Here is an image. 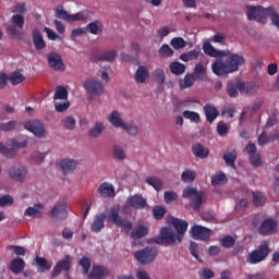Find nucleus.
<instances>
[{"instance_id":"e433bc0d","label":"nucleus","mask_w":279,"mask_h":279,"mask_svg":"<svg viewBox=\"0 0 279 279\" xmlns=\"http://www.w3.org/2000/svg\"><path fill=\"white\" fill-rule=\"evenodd\" d=\"M236 151L234 149L226 153L223 155V160L226 162V165H228L229 167H232V169H236Z\"/></svg>"},{"instance_id":"39448f33","label":"nucleus","mask_w":279,"mask_h":279,"mask_svg":"<svg viewBox=\"0 0 279 279\" xmlns=\"http://www.w3.org/2000/svg\"><path fill=\"white\" fill-rule=\"evenodd\" d=\"M269 254H271L269 243H267V241H263L258 248L248 254L246 263H248V265H258V263H263V260H265Z\"/></svg>"},{"instance_id":"13d9d810","label":"nucleus","mask_w":279,"mask_h":279,"mask_svg":"<svg viewBox=\"0 0 279 279\" xmlns=\"http://www.w3.org/2000/svg\"><path fill=\"white\" fill-rule=\"evenodd\" d=\"M90 16L88 11H81L78 13L72 14L71 23H75L77 21H86Z\"/></svg>"},{"instance_id":"a19ab883","label":"nucleus","mask_w":279,"mask_h":279,"mask_svg":"<svg viewBox=\"0 0 279 279\" xmlns=\"http://www.w3.org/2000/svg\"><path fill=\"white\" fill-rule=\"evenodd\" d=\"M228 182V177L226 173L219 172L211 177V185L213 186H221V184H226Z\"/></svg>"},{"instance_id":"338daca9","label":"nucleus","mask_w":279,"mask_h":279,"mask_svg":"<svg viewBox=\"0 0 279 279\" xmlns=\"http://www.w3.org/2000/svg\"><path fill=\"white\" fill-rule=\"evenodd\" d=\"M198 276L201 279L215 278V272L210 268H203L199 270Z\"/></svg>"},{"instance_id":"4be33fe9","label":"nucleus","mask_w":279,"mask_h":279,"mask_svg":"<svg viewBox=\"0 0 279 279\" xmlns=\"http://www.w3.org/2000/svg\"><path fill=\"white\" fill-rule=\"evenodd\" d=\"M192 154H194L195 158H199L201 160L206 159L210 156V150L201 143H196L192 146Z\"/></svg>"},{"instance_id":"72a5a7b5","label":"nucleus","mask_w":279,"mask_h":279,"mask_svg":"<svg viewBox=\"0 0 279 279\" xmlns=\"http://www.w3.org/2000/svg\"><path fill=\"white\" fill-rule=\"evenodd\" d=\"M56 19H60L61 21H66V23H71L72 14H69L66 10H64L63 5H58L54 9Z\"/></svg>"},{"instance_id":"412c9836","label":"nucleus","mask_w":279,"mask_h":279,"mask_svg":"<svg viewBox=\"0 0 279 279\" xmlns=\"http://www.w3.org/2000/svg\"><path fill=\"white\" fill-rule=\"evenodd\" d=\"M110 276L108 268L102 266H93L90 274L88 275L89 279H106Z\"/></svg>"},{"instance_id":"5fc2aeb1","label":"nucleus","mask_w":279,"mask_h":279,"mask_svg":"<svg viewBox=\"0 0 279 279\" xmlns=\"http://www.w3.org/2000/svg\"><path fill=\"white\" fill-rule=\"evenodd\" d=\"M19 124L17 121L11 120L9 122H2L0 123V131L1 132H12L14 128Z\"/></svg>"},{"instance_id":"f8f14e48","label":"nucleus","mask_w":279,"mask_h":279,"mask_svg":"<svg viewBox=\"0 0 279 279\" xmlns=\"http://www.w3.org/2000/svg\"><path fill=\"white\" fill-rule=\"evenodd\" d=\"M47 61L48 65L50 66V69H52V71L62 72L66 70V65H64V60H62V56H60V53L56 51H50L47 54Z\"/></svg>"},{"instance_id":"1a4fd4ad","label":"nucleus","mask_w":279,"mask_h":279,"mask_svg":"<svg viewBox=\"0 0 279 279\" xmlns=\"http://www.w3.org/2000/svg\"><path fill=\"white\" fill-rule=\"evenodd\" d=\"M83 86L88 95H94V97L104 95V83L97 77L86 78Z\"/></svg>"},{"instance_id":"4c0bfd02","label":"nucleus","mask_w":279,"mask_h":279,"mask_svg":"<svg viewBox=\"0 0 279 279\" xmlns=\"http://www.w3.org/2000/svg\"><path fill=\"white\" fill-rule=\"evenodd\" d=\"M36 265H37V271L38 274H44V271H49L51 269V265L47 262L45 257L37 256L35 258Z\"/></svg>"},{"instance_id":"774afa93","label":"nucleus","mask_w":279,"mask_h":279,"mask_svg":"<svg viewBox=\"0 0 279 279\" xmlns=\"http://www.w3.org/2000/svg\"><path fill=\"white\" fill-rule=\"evenodd\" d=\"M230 131V125L226 124L225 122H218L217 124V132L219 136H226Z\"/></svg>"},{"instance_id":"473e14b6","label":"nucleus","mask_w":279,"mask_h":279,"mask_svg":"<svg viewBox=\"0 0 279 279\" xmlns=\"http://www.w3.org/2000/svg\"><path fill=\"white\" fill-rule=\"evenodd\" d=\"M148 77H149V71L147 70V68L140 65L134 75L135 82L137 84H145Z\"/></svg>"},{"instance_id":"c85d7f7f","label":"nucleus","mask_w":279,"mask_h":279,"mask_svg":"<svg viewBox=\"0 0 279 279\" xmlns=\"http://www.w3.org/2000/svg\"><path fill=\"white\" fill-rule=\"evenodd\" d=\"M33 44L37 51H43V49L47 47V44L45 43V39L38 29L33 31Z\"/></svg>"},{"instance_id":"b1692460","label":"nucleus","mask_w":279,"mask_h":279,"mask_svg":"<svg viewBox=\"0 0 279 279\" xmlns=\"http://www.w3.org/2000/svg\"><path fill=\"white\" fill-rule=\"evenodd\" d=\"M85 29L87 33L93 34L94 36H99L100 34H104V23H101L99 20H96L87 24Z\"/></svg>"},{"instance_id":"603ef678","label":"nucleus","mask_w":279,"mask_h":279,"mask_svg":"<svg viewBox=\"0 0 279 279\" xmlns=\"http://www.w3.org/2000/svg\"><path fill=\"white\" fill-rule=\"evenodd\" d=\"M170 45L171 47H173V49L179 50L184 49V47H186V41L182 37H174L171 39Z\"/></svg>"},{"instance_id":"9d476101","label":"nucleus","mask_w":279,"mask_h":279,"mask_svg":"<svg viewBox=\"0 0 279 279\" xmlns=\"http://www.w3.org/2000/svg\"><path fill=\"white\" fill-rule=\"evenodd\" d=\"M24 130L32 132L36 138H45L47 130L40 120H29L24 122Z\"/></svg>"},{"instance_id":"0e129e2a","label":"nucleus","mask_w":279,"mask_h":279,"mask_svg":"<svg viewBox=\"0 0 279 279\" xmlns=\"http://www.w3.org/2000/svg\"><path fill=\"white\" fill-rule=\"evenodd\" d=\"M178 199V194L173 191H167L163 194V201L166 204H173Z\"/></svg>"},{"instance_id":"5701e85b","label":"nucleus","mask_w":279,"mask_h":279,"mask_svg":"<svg viewBox=\"0 0 279 279\" xmlns=\"http://www.w3.org/2000/svg\"><path fill=\"white\" fill-rule=\"evenodd\" d=\"M94 58L98 62H114V60H117V50L111 49V50L102 51L96 54Z\"/></svg>"},{"instance_id":"49530a36","label":"nucleus","mask_w":279,"mask_h":279,"mask_svg":"<svg viewBox=\"0 0 279 279\" xmlns=\"http://www.w3.org/2000/svg\"><path fill=\"white\" fill-rule=\"evenodd\" d=\"M112 156L114 160H125V150L123 147L114 144L112 147Z\"/></svg>"},{"instance_id":"052dcab7","label":"nucleus","mask_w":279,"mask_h":279,"mask_svg":"<svg viewBox=\"0 0 279 279\" xmlns=\"http://www.w3.org/2000/svg\"><path fill=\"white\" fill-rule=\"evenodd\" d=\"M203 197H204V194L202 192H198L194 196V199H192V205H193L194 210H199V208H202Z\"/></svg>"},{"instance_id":"c03bdc74","label":"nucleus","mask_w":279,"mask_h":279,"mask_svg":"<svg viewBox=\"0 0 279 279\" xmlns=\"http://www.w3.org/2000/svg\"><path fill=\"white\" fill-rule=\"evenodd\" d=\"M220 245L226 250H232V247L236 245V239L232 235H227L220 240Z\"/></svg>"},{"instance_id":"69168bd1","label":"nucleus","mask_w":279,"mask_h":279,"mask_svg":"<svg viewBox=\"0 0 279 279\" xmlns=\"http://www.w3.org/2000/svg\"><path fill=\"white\" fill-rule=\"evenodd\" d=\"M78 265L83 268L85 276H88V271H90V259L88 257H82L78 260Z\"/></svg>"},{"instance_id":"cd10ccee","label":"nucleus","mask_w":279,"mask_h":279,"mask_svg":"<svg viewBox=\"0 0 279 279\" xmlns=\"http://www.w3.org/2000/svg\"><path fill=\"white\" fill-rule=\"evenodd\" d=\"M108 121L113 125V128H125V122H123V119H121V113L117 110H113L109 116H108Z\"/></svg>"},{"instance_id":"f3484780","label":"nucleus","mask_w":279,"mask_h":279,"mask_svg":"<svg viewBox=\"0 0 279 279\" xmlns=\"http://www.w3.org/2000/svg\"><path fill=\"white\" fill-rule=\"evenodd\" d=\"M71 255H65L64 259L59 260L52 269L51 278H58L62 271H71Z\"/></svg>"},{"instance_id":"a211bd4d","label":"nucleus","mask_w":279,"mask_h":279,"mask_svg":"<svg viewBox=\"0 0 279 279\" xmlns=\"http://www.w3.org/2000/svg\"><path fill=\"white\" fill-rule=\"evenodd\" d=\"M245 149L248 154L252 167H263V159L260 158V154L257 153L256 144L248 143Z\"/></svg>"},{"instance_id":"3c124183","label":"nucleus","mask_w":279,"mask_h":279,"mask_svg":"<svg viewBox=\"0 0 279 279\" xmlns=\"http://www.w3.org/2000/svg\"><path fill=\"white\" fill-rule=\"evenodd\" d=\"M153 215L157 221H160V219H163L165 215H167V209L160 205H157L153 208Z\"/></svg>"},{"instance_id":"6e6552de","label":"nucleus","mask_w":279,"mask_h":279,"mask_svg":"<svg viewBox=\"0 0 279 279\" xmlns=\"http://www.w3.org/2000/svg\"><path fill=\"white\" fill-rule=\"evenodd\" d=\"M25 147H27V141L16 142L13 140L12 148H8V146H5V144L0 142V154H2V156H4V158L12 160V158H16V156L19 155V153L16 150L23 149Z\"/></svg>"},{"instance_id":"37998d69","label":"nucleus","mask_w":279,"mask_h":279,"mask_svg":"<svg viewBox=\"0 0 279 279\" xmlns=\"http://www.w3.org/2000/svg\"><path fill=\"white\" fill-rule=\"evenodd\" d=\"M195 178H197V174L195 173V171L191 170V169H186L182 172L181 174V180L182 182H184L185 184H189V182H194Z\"/></svg>"},{"instance_id":"680f3d73","label":"nucleus","mask_w":279,"mask_h":279,"mask_svg":"<svg viewBox=\"0 0 279 279\" xmlns=\"http://www.w3.org/2000/svg\"><path fill=\"white\" fill-rule=\"evenodd\" d=\"M198 193L197 187H186L183 190L182 197L184 199H191V197H195Z\"/></svg>"},{"instance_id":"0eeeda50","label":"nucleus","mask_w":279,"mask_h":279,"mask_svg":"<svg viewBox=\"0 0 279 279\" xmlns=\"http://www.w3.org/2000/svg\"><path fill=\"white\" fill-rule=\"evenodd\" d=\"M134 256L141 265H149V263L156 260L158 250L156 247L147 246L144 250L135 252Z\"/></svg>"},{"instance_id":"bb28decb","label":"nucleus","mask_w":279,"mask_h":279,"mask_svg":"<svg viewBox=\"0 0 279 279\" xmlns=\"http://www.w3.org/2000/svg\"><path fill=\"white\" fill-rule=\"evenodd\" d=\"M10 270L15 275L23 274L25 270V260L21 257H15L11 260Z\"/></svg>"},{"instance_id":"aec40b11","label":"nucleus","mask_w":279,"mask_h":279,"mask_svg":"<svg viewBox=\"0 0 279 279\" xmlns=\"http://www.w3.org/2000/svg\"><path fill=\"white\" fill-rule=\"evenodd\" d=\"M106 218L108 219V216L106 215V213L96 215L94 217V220L90 223L92 232H96V233L101 232V229L106 228Z\"/></svg>"},{"instance_id":"ddd939ff","label":"nucleus","mask_w":279,"mask_h":279,"mask_svg":"<svg viewBox=\"0 0 279 279\" xmlns=\"http://www.w3.org/2000/svg\"><path fill=\"white\" fill-rule=\"evenodd\" d=\"M52 219L56 221H64L69 217V210L66 209V203L58 202L50 210Z\"/></svg>"},{"instance_id":"de8ad7c7","label":"nucleus","mask_w":279,"mask_h":279,"mask_svg":"<svg viewBox=\"0 0 279 279\" xmlns=\"http://www.w3.org/2000/svg\"><path fill=\"white\" fill-rule=\"evenodd\" d=\"M192 75H193L196 80H202V77H204V75H206V68L204 66V63H203V62H198V63L195 65Z\"/></svg>"},{"instance_id":"09e8293b","label":"nucleus","mask_w":279,"mask_h":279,"mask_svg":"<svg viewBox=\"0 0 279 279\" xmlns=\"http://www.w3.org/2000/svg\"><path fill=\"white\" fill-rule=\"evenodd\" d=\"M54 101L58 99L64 100L69 99V92L64 88V86H58L53 96Z\"/></svg>"},{"instance_id":"423d86ee","label":"nucleus","mask_w":279,"mask_h":279,"mask_svg":"<svg viewBox=\"0 0 279 279\" xmlns=\"http://www.w3.org/2000/svg\"><path fill=\"white\" fill-rule=\"evenodd\" d=\"M12 25L7 27V33L12 38H21L23 36V27L25 26V17L21 14H15L11 17Z\"/></svg>"},{"instance_id":"f03ea898","label":"nucleus","mask_w":279,"mask_h":279,"mask_svg":"<svg viewBox=\"0 0 279 279\" xmlns=\"http://www.w3.org/2000/svg\"><path fill=\"white\" fill-rule=\"evenodd\" d=\"M119 213H121V207L119 205L113 206L109 209L108 221L113 223L117 228L121 230H131L130 239L133 241H138L145 239L149 234V229L144 225H138L134 228V223L130 219L123 218Z\"/></svg>"},{"instance_id":"bf43d9fd","label":"nucleus","mask_w":279,"mask_h":279,"mask_svg":"<svg viewBox=\"0 0 279 279\" xmlns=\"http://www.w3.org/2000/svg\"><path fill=\"white\" fill-rule=\"evenodd\" d=\"M8 250H10V252H13L15 256H25L27 254V250L19 245H9Z\"/></svg>"},{"instance_id":"dca6fc26","label":"nucleus","mask_w":279,"mask_h":279,"mask_svg":"<svg viewBox=\"0 0 279 279\" xmlns=\"http://www.w3.org/2000/svg\"><path fill=\"white\" fill-rule=\"evenodd\" d=\"M278 231V222L271 218L265 219L259 226V234L262 236H270Z\"/></svg>"},{"instance_id":"9b49d317","label":"nucleus","mask_w":279,"mask_h":279,"mask_svg":"<svg viewBox=\"0 0 279 279\" xmlns=\"http://www.w3.org/2000/svg\"><path fill=\"white\" fill-rule=\"evenodd\" d=\"M128 204L129 205H124L122 206V210L123 213H128V210H130V206L131 208H134V210H143L145 209L147 205V199H145V197H143V195H132L128 198Z\"/></svg>"},{"instance_id":"79ce46f5","label":"nucleus","mask_w":279,"mask_h":279,"mask_svg":"<svg viewBox=\"0 0 279 279\" xmlns=\"http://www.w3.org/2000/svg\"><path fill=\"white\" fill-rule=\"evenodd\" d=\"M9 82L12 84V86L23 84V82H25V75H23L21 72H13L9 75Z\"/></svg>"},{"instance_id":"6ab92c4d","label":"nucleus","mask_w":279,"mask_h":279,"mask_svg":"<svg viewBox=\"0 0 279 279\" xmlns=\"http://www.w3.org/2000/svg\"><path fill=\"white\" fill-rule=\"evenodd\" d=\"M97 191H98L100 197H105L107 199H110V198L114 197V195H117L114 185L109 182L101 183Z\"/></svg>"},{"instance_id":"ea45409f","label":"nucleus","mask_w":279,"mask_h":279,"mask_svg":"<svg viewBox=\"0 0 279 279\" xmlns=\"http://www.w3.org/2000/svg\"><path fill=\"white\" fill-rule=\"evenodd\" d=\"M169 68L171 73H173V75H182L183 73L186 72V65L178 61L171 62Z\"/></svg>"},{"instance_id":"2f4dec72","label":"nucleus","mask_w":279,"mask_h":279,"mask_svg":"<svg viewBox=\"0 0 279 279\" xmlns=\"http://www.w3.org/2000/svg\"><path fill=\"white\" fill-rule=\"evenodd\" d=\"M199 58H204V52L201 50H192L180 56L182 62H191V60H199Z\"/></svg>"},{"instance_id":"20e7f679","label":"nucleus","mask_w":279,"mask_h":279,"mask_svg":"<svg viewBox=\"0 0 279 279\" xmlns=\"http://www.w3.org/2000/svg\"><path fill=\"white\" fill-rule=\"evenodd\" d=\"M247 19L250 21H257V23H267V17L270 16V21L278 27L279 24V14L278 10L274 7L263 8L258 7H247L246 11Z\"/></svg>"},{"instance_id":"864d4df0","label":"nucleus","mask_w":279,"mask_h":279,"mask_svg":"<svg viewBox=\"0 0 279 279\" xmlns=\"http://www.w3.org/2000/svg\"><path fill=\"white\" fill-rule=\"evenodd\" d=\"M266 201L267 199L263 196V193H260V192L253 193V204L257 208L260 206H265Z\"/></svg>"},{"instance_id":"6e6d98bb","label":"nucleus","mask_w":279,"mask_h":279,"mask_svg":"<svg viewBox=\"0 0 279 279\" xmlns=\"http://www.w3.org/2000/svg\"><path fill=\"white\" fill-rule=\"evenodd\" d=\"M183 117L184 119H189L193 123H199L201 121L199 113L195 111L185 110L183 111Z\"/></svg>"},{"instance_id":"393cba45","label":"nucleus","mask_w":279,"mask_h":279,"mask_svg":"<svg viewBox=\"0 0 279 279\" xmlns=\"http://www.w3.org/2000/svg\"><path fill=\"white\" fill-rule=\"evenodd\" d=\"M60 165L64 175H68V173H73L75 169H77V161L74 159H69V158L62 159Z\"/></svg>"},{"instance_id":"2eb2a0df","label":"nucleus","mask_w":279,"mask_h":279,"mask_svg":"<svg viewBox=\"0 0 279 279\" xmlns=\"http://www.w3.org/2000/svg\"><path fill=\"white\" fill-rule=\"evenodd\" d=\"M190 234L195 241H208L210 239L211 231L199 225H195L191 228Z\"/></svg>"},{"instance_id":"7ed1b4c3","label":"nucleus","mask_w":279,"mask_h":279,"mask_svg":"<svg viewBox=\"0 0 279 279\" xmlns=\"http://www.w3.org/2000/svg\"><path fill=\"white\" fill-rule=\"evenodd\" d=\"M245 64V58L241 54L231 53L226 59L217 58L211 64V71L218 77H226L230 73H236L239 66Z\"/></svg>"},{"instance_id":"8fccbe9b","label":"nucleus","mask_w":279,"mask_h":279,"mask_svg":"<svg viewBox=\"0 0 279 279\" xmlns=\"http://www.w3.org/2000/svg\"><path fill=\"white\" fill-rule=\"evenodd\" d=\"M61 123L65 130H75V118L73 116H68L61 119Z\"/></svg>"},{"instance_id":"7c9ffc66","label":"nucleus","mask_w":279,"mask_h":279,"mask_svg":"<svg viewBox=\"0 0 279 279\" xmlns=\"http://www.w3.org/2000/svg\"><path fill=\"white\" fill-rule=\"evenodd\" d=\"M205 117L208 121V123H213L215 119L219 117V110H217V107L213 105H206L204 107Z\"/></svg>"},{"instance_id":"58836bf2","label":"nucleus","mask_w":279,"mask_h":279,"mask_svg":"<svg viewBox=\"0 0 279 279\" xmlns=\"http://www.w3.org/2000/svg\"><path fill=\"white\" fill-rule=\"evenodd\" d=\"M197 78L193 74H186L184 78L180 80V88L184 90L186 88H191L195 84Z\"/></svg>"},{"instance_id":"a878e982","label":"nucleus","mask_w":279,"mask_h":279,"mask_svg":"<svg viewBox=\"0 0 279 279\" xmlns=\"http://www.w3.org/2000/svg\"><path fill=\"white\" fill-rule=\"evenodd\" d=\"M203 51L206 53V56H209L210 58H221L222 56H228L226 50H217L213 45L205 43L203 45Z\"/></svg>"},{"instance_id":"4468645a","label":"nucleus","mask_w":279,"mask_h":279,"mask_svg":"<svg viewBox=\"0 0 279 279\" xmlns=\"http://www.w3.org/2000/svg\"><path fill=\"white\" fill-rule=\"evenodd\" d=\"M27 167L21 166V165H14L11 167L9 171V178L11 180H14V182H25V179L27 178Z\"/></svg>"},{"instance_id":"a18cd8bd","label":"nucleus","mask_w":279,"mask_h":279,"mask_svg":"<svg viewBox=\"0 0 279 279\" xmlns=\"http://www.w3.org/2000/svg\"><path fill=\"white\" fill-rule=\"evenodd\" d=\"M146 184L153 186L155 191H160L162 189V180L158 179V177H147Z\"/></svg>"},{"instance_id":"c756f323","label":"nucleus","mask_w":279,"mask_h":279,"mask_svg":"<svg viewBox=\"0 0 279 279\" xmlns=\"http://www.w3.org/2000/svg\"><path fill=\"white\" fill-rule=\"evenodd\" d=\"M43 210H45V206L43 204H35L33 207H28L24 215L32 217L33 219H38V217L43 215Z\"/></svg>"},{"instance_id":"e2e57ef3","label":"nucleus","mask_w":279,"mask_h":279,"mask_svg":"<svg viewBox=\"0 0 279 279\" xmlns=\"http://www.w3.org/2000/svg\"><path fill=\"white\" fill-rule=\"evenodd\" d=\"M153 77H155L157 84H165V70L156 69L153 72Z\"/></svg>"},{"instance_id":"c9c22d12","label":"nucleus","mask_w":279,"mask_h":279,"mask_svg":"<svg viewBox=\"0 0 279 279\" xmlns=\"http://www.w3.org/2000/svg\"><path fill=\"white\" fill-rule=\"evenodd\" d=\"M244 88H245V83L239 82L236 83V85L229 83L227 85V93L229 97H235L236 95H239L238 90H243Z\"/></svg>"},{"instance_id":"f257e3e1","label":"nucleus","mask_w":279,"mask_h":279,"mask_svg":"<svg viewBox=\"0 0 279 279\" xmlns=\"http://www.w3.org/2000/svg\"><path fill=\"white\" fill-rule=\"evenodd\" d=\"M170 223L177 230L178 234L173 232L169 227H163L160 230L159 235L151 238L149 243H156V245H173L177 241L182 243L186 230H189V222L175 217L170 218Z\"/></svg>"},{"instance_id":"4d7b16f0","label":"nucleus","mask_w":279,"mask_h":279,"mask_svg":"<svg viewBox=\"0 0 279 279\" xmlns=\"http://www.w3.org/2000/svg\"><path fill=\"white\" fill-rule=\"evenodd\" d=\"M174 51L169 47V45L163 44L159 49V56L160 58H171L173 56Z\"/></svg>"},{"instance_id":"f704fd0d","label":"nucleus","mask_w":279,"mask_h":279,"mask_svg":"<svg viewBox=\"0 0 279 279\" xmlns=\"http://www.w3.org/2000/svg\"><path fill=\"white\" fill-rule=\"evenodd\" d=\"M104 130H106V126L104 125L102 122H96L94 128H92L88 131V137L89 138H99L101 136Z\"/></svg>"}]
</instances>
